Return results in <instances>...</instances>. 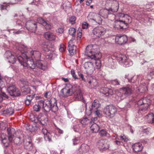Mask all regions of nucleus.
I'll return each instance as SVG.
<instances>
[{
	"mask_svg": "<svg viewBox=\"0 0 154 154\" xmlns=\"http://www.w3.org/2000/svg\"><path fill=\"white\" fill-rule=\"evenodd\" d=\"M41 53L38 51H28L22 54V56L18 57V60L25 69H34L36 66L43 70L47 69V64L43 61L39 60Z\"/></svg>",
	"mask_w": 154,
	"mask_h": 154,
	"instance_id": "f257e3e1",
	"label": "nucleus"
},
{
	"mask_svg": "<svg viewBox=\"0 0 154 154\" xmlns=\"http://www.w3.org/2000/svg\"><path fill=\"white\" fill-rule=\"evenodd\" d=\"M97 46L96 45H89L86 48L85 54L91 60H97L95 64L97 69H100L101 66V61L98 59L102 57Z\"/></svg>",
	"mask_w": 154,
	"mask_h": 154,
	"instance_id": "f03ea898",
	"label": "nucleus"
},
{
	"mask_svg": "<svg viewBox=\"0 0 154 154\" xmlns=\"http://www.w3.org/2000/svg\"><path fill=\"white\" fill-rule=\"evenodd\" d=\"M115 19L113 26L115 30L122 29L124 25L127 26L132 21L130 16L121 13L117 14L115 16Z\"/></svg>",
	"mask_w": 154,
	"mask_h": 154,
	"instance_id": "7ed1b4c3",
	"label": "nucleus"
},
{
	"mask_svg": "<svg viewBox=\"0 0 154 154\" xmlns=\"http://www.w3.org/2000/svg\"><path fill=\"white\" fill-rule=\"evenodd\" d=\"M26 22L25 26L26 29L29 31L32 32H35L37 28V23L33 20H28L26 22V20L21 21L20 20H15L14 24L16 26H18V28H20L21 26L23 28L25 26L24 23Z\"/></svg>",
	"mask_w": 154,
	"mask_h": 154,
	"instance_id": "20e7f679",
	"label": "nucleus"
},
{
	"mask_svg": "<svg viewBox=\"0 0 154 154\" xmlns=\"http://www.w3.org/2000/svg\"><path fill=\"white\" fill-rule=\"evenodd\" d=\"M134 85H128L123 87L120 89V92L119 93L117 96L118 97V100L120 101L123 100L126 97L130 95L135 88Z\"/></svg>",
	"mask_w": 154,
	"mask_h": 154,
	"instance_id": "39448f33",
	"label": "nucleus"
},
{
	"mask_svg": "<svg viewBox=\"0 0 154 154\" xmlns=\"http://www.w3.org/2000/svg\"><path fill=\"white\" fill-rule=\"evenodd\" d=\"M43 103L42 108L44 109L45 111L47 112H49L51 110L55 112L58 109L56 100L55 98H51L50 100L46 101L43 100Z\"/></svg>",
	"mask_w": 154,
	"mask_h": 154,
	"instance_id": "423d86ee",
	"label": "nucleus"
},
{
	"mask_svg": "<svg viewBox=\"0 0 154 154\" xmlns=\"http://www.w3.org/2000/svg\"><path fill=\"white\" fill-rule=\"evenodd\" d=\"M119 4L116 0H106L105 4V6L110 7L109 8L103 9L105 12L108 13L109 14H112V12H116L119 9Z\"/></svg>",
	"mask_w": 154,
	"mask_h": 154,
	"instance_id": "0eeeda50",
	"label": "nucleus"
},
{
	"mask_svg": "<svg viewBox=\"0 0 154 154\" xmlns=\"http://www.w3.org/2000/svg\"><path fill=\"white\" fill-rule=\"evenodd\" d=\"M150 100L146 97L144 98L139 100L137 102V105L139 108V113L141 114H144L146 112V111L150 102Z\"/></svg>",
	"mask_w": 154,
	"mask_h": 154,
	"instance_id": "6e6552de",
	"label": "nucleus"
},
{
	"mask_svg": "<svg viewBox=\"0 0 154 154\" xmlns=\"http://www.w3.org/2000/svg\"><path fill=\"white\" fill-rule=\"evenodd\" d=\"M114 57L120 64L123 63L126 67L131 66L133 64V62L130 59L127 58L125 55L120 53L115 54Z\"/></svg>",
	"mask_w": 154,
	"mask_h": 154,
	"instance_id": "1a4fd4ad",
	"label": "nucleus"
},
{
	"mask_svg": "<svg viewBox=\"0 0 154 154\" xmlns=\"http://www.w3.org/2000/svg\"><path fill=\"white\" fill-rule=\"evenodd\" d=\"M117 112L116 107L112 105H107L104 108L103 113L106 117L111 118L113 117Z\"/></svg>",
	"mask_w": 154,
	"mask_h": 154,
	"instance_id": "9d476101",
	"label": "nucleus"
},
{
	"mask_svg": "<svg viewBox=\"0 0 154 154\" xmlns=\"http://www.w3.org/2000/svg\"><path fill=\"white\" fill-rule=\"evenodd\" d=\"M75 91V87L71 85H68L61 90V93L63 97H68L72 95Z\"/></svg>",
	"mask_w": 154,
	"mask_h": 154,
	"instance_id": "9b49d317",
	"label": "nucleus"
},
{
	"mask_svg": "<svg viewBox=\"0 0 154 154\" xmlns=\"http://www.w3.org/2000/svg\"><path fill=\"white\" fill-rule=\"evenodd\" d=\"M109 146V143L105 139L100 140L97 143V146L100 151H103L108 149Z\"/></svg>",
	"mask_w": 154,
	"mask_h": 154,
	"instance_id": "f8f14e48",
	"label": "nucleus"
},
{
	"mask_svg": "<svg viewBox=\"0 0 154 154\" xmlns=\"http://www.w3.org/2000/svg\"><path fill=\"white\" fill-rule=\"evenodd\" d=\"M83 66L88 74H92L95 69L93 63L91 62H87L85 63Z\"/></svg>",
	"mask_w": 154,
	"mask_h": 154,
	"instance_id": "ddd939ff",
	"label": "nucleus"
},
{
	"mask_svg": "<svg viewBox=\"0 0 154 154\" xmlns=\"http://www.w3.org/2000/svg\"><path fill=\"white\" fill-rule=\"evenodd\" d=\"M7 90L11 96L17 97L19 96L20 95V92L14 85L8 87Z\"/></svg>",
	"mask_w": 154,
	"mask_h": 154,
	"instance_id": "4468645a",
	"label": "nucleus"
},
{
	"mask_svg": "<svg viewBox=\"0 0 154 154\" xmlns=\"http://www.w3.org/2000/svg\"><path fill=\"white\" fill-rule=\"evenodd\" d=\"M14 56H16L15 54H12L11 51H6L4 55L5 57L7 59L8 62L12 64H14L16 62V59ZM16 57L17 58V57Z\"/></svg>",
	"mask_w": 154,
	"mask_h": 154,
	"instance_id": "2eb2a0df",
	"label": "nucleus"
},
{
	"mask_svg": "<svg viewBox=\"0 0 154 154\" xmlns=\"http://www.w3.org/2000/svg\"><path fill=\"white\" fill-rule=\"evenodd\" d=\"M73 124L72 128L75 132L79 133L82 132V128L81 127V124L80 123L79 120L75 119Z\"/></svg>",
	"mask_w": 154,
	"mask_h": 154,
	"instance_id": "dca6fc26",
	"label": "nucleus"
},
{
	"mask_svg": "<svg viewBox=\"0 0 154 154\" xmlns=\"http://www.w3.org/2000/svg\"><path fill=\"white\" fill-rule=\"evenodd\" d=\"M128 41V37L126 35H117L115 38L116 43L120 45H122L126 43Z\"/></svg>",
	"mask_w": 154,
	"mask_h": 154,
	"instance_id": "f3484780",
	"label": "nucleus"
},
{
	"mask_svg": "<svg viewBox=\"0 0 154 154\" xmlns=\"http://www.w3.org/2000/svg\"><path fill=\"white\" fill-rule=\"evenodd\" d=\"M106 32V29L104 28L101 27H98L94 29L92 33L93 34L96 36L100 37L103 35Z\"/></svg>",
	"mask_w": 154,
	"mask_h": 154,
	"instance_id": "a211bd4d",
	"label": "nucleus"
},
{
	"mask_svg": "<svg viewBox=\"0 0 154 154\" xmlns=\"http://www.w3.org/2000/svg\"><path fill=\"white\" fill-rule=\"evenodd\" d=\"M128 140V138L124 135L122 134L120 136L116 135L114 142L116 145H121V143H122L123 141L127 142Z\"/></svg>",
	"mask_w": 154,
	"mask_h": 154,
	"instance_id": "6ab92c4d",
	"label": "nucleus"
},
{
	"mask_svg": "<svg viewBox=\"0 0 154 154\" xmlns=\"http://www.w3.org/2000/svg\"><path fill=\"white\" fill-rule=\"evenodd\" d=\"M89 147L86 144H82L79 149L77 150L74 154H85L89 150Z\"/></svg>",
	"mask_w": 154,
	"mask_h": 154,
	"instance_id": "aec40b11",
	"label": "nucleus"
},
{
	"mask_svg": "<svg viewBox=\"0 0 154 154\" xmlns=\"http://www.w3.org/2000/svg\"><path fill=\"white\" fill-rule=\"evenodd\" d=\"M27 47L25 45L22 44L19 45L18 48V51L17 52V53L15 54V55L17 57V59H18V57L22 56V54L27 52L25 51L27 50Z\"/></svg>",
	"mask_w": 154,
	"mask_h": 154,
	"instance_id": "412c9836",
	"label": "nucleus"
},
{
	"mask_svg": "<svg viewBox=\"0 0 154 154\" xmlns=\"http://www.w3.org/2000/svg\"><path fill=\"white\" fill-rule=\"evenodd\" d=\"M105 10L102 9L100 10L99 14H96V15L95 16L93 23H95L99 25L101 24L102 21V19L101 17V16H103V13L105 12Z\"/></svg>",
	"mask_w": 154,
	"mask_h": 154,
	"instance_id": "4be33fe9",
	"label": "nucleus"
},
{
	"mask_svg": "<svg viewBox=\"0 0 154 154\" xmlns=\"http://www.w3.org/2000/svg\"><path fill=\"white\" fill-rule=\"evenodd\" d=\"M74 93V97L77 100H83V98L82 94L80 89L75 88V91Z\"/></svg>",
	"mask_w": 154,
	"mask_h": 154,
	"instance_id": "5701e85b",
	"label": "nucleus"
},
{
	"mask_svg": "<svg viewBox=\"0 0 154 154\" xmlns=\"http://www.w3.org/2000/svg\"><path fill=\"white\" fill-rule=\"evenodd\" d=\"M42 133L44 134V138L45 140L49 142L51 141V135L46 128H43L42 131Z\"/></svg>",
	"mask_w": 154,
	"mask_h": 154,
	"instance_id": "b1692460",
	"label": "nucleus"
},
{
	"mask_svg": "<svg viewBox=\"0 0 154 154\" xmlns=\"http://www.w3.org/2000/svg\"><path fill=\"white\" fill-rule=\"evenodd\" d=\"M44 36L46 39L50 41H53L55 39V36L54 34L50 32H45Z\"/></svg>",
	"mask_w": 154,
	"mask_h": 154,
	"instance_id": "393cba45",
	"label": "nucleus"
},
{
	"mask_svg": "<svg viewBox=\"0 0 154 154\" xmlns=\"http://www.w3.org/2000/svg\"><path fill=\"white\" fill-rule=\"evenodd\" d=\"M88 87L90 88H94L97 85V81L96 79L91 77L88 81Z\"/></svg>",
	"mask_w": 154,
	"mask_h": 154,
	"instance_id": "a878e982",
	"label": "nucleus"
},
{
	"mask_svg": "<svg viewBox=\"0 0 154 154\" xmlns=\"http://www.w3.org/2000/svg\"><path fill=\"white\" fill-rule=\"evenodd\" d=\"M7 131L8 134V139L10 142H12L14 137L13 134L14 133L15 130L13 128H8L7 129Z\"/></svg>",
	"mask_w": 154,
	"mask_h": 154,
	"instance_id": "bb28decb",
	"label": "nucleus"
},
{
	"mask_svg": "<svg viewBox=\"0 0 154 154\" xmlns=\"http://www.w3.org/2000/svg\"><path fill=\"white\" fill-rule=\"evenodd\" d=\"M133 150L135 152H137L141 151L143 148V146L140 143L134 144L132 146Z\"/></svg>",
	"mask_w": 154,
	"mask_h": 154,
	"instance_id": "cd10ccee",
	"label": "nucleus"
},
{
	"mask_svg": "<svg viewBox=\"0 0 154 154\" xmlns=\"http://www.w3.org/2000/svg\"><path fill=\"white\" fill-rule=\"evenodd\" d=\"M43 105V100H40L38 101V104L35 105L33 107V109L34 111L36 112H39L41 109L42 108Z\"/></svg>",
	"mask_w": 154,
	"mask_h": 154,
	"instance_id": "c85d7f7f",
	"label": "nucleus"
},
{
	"mask_svg": "<svg viewBox=\"0 0 154 154\" xmlns=\"http://www.w3.org/2000/svg\"><path fill=\"white\" fill-rule=\"evenodd\" d=\"M80 121V123L82 125L83 127H86L89 124H91L90 119H89L86 117H84Z\"/></svg>",
	"mask_w": 154,
	"mask_h": 154,
	"instance_id": "c756f323",
	"label": "nucleus"
},
{
	"mask_svg": "<svg viewBox=\"0 0 154 154\" xmlns=\"http://www.w3.org/2000/svg\"><path fill=\"white\" fill-rule=\"evenodd\" d=\"M91 124V125L90 127L91 131L93 132H97L100 128V126L98 124L96 123H92Z\"/></svg>",
	"mask_w": 154,
	"mask_h": 154,
	"instance_id": "7c9ffc66",
	"label": "nucleus"
},
{
	"mask_svg": "<svg viewBox=\"0 0 154 154\" xmlns=\"http://www.w3.org/2000/svg\"><path fill=\"white\" fill-rule=\"evenodd\" d=\"M100 106V104L99 101L97 100H94L92 104L91 109L92 111L95 110L99 108Z\"/></svg>",
	"mask_w": 154,
	"mask_h": 154,
	"instance_id": "2f4dec72",
	"label": "nucleus"
},
{
	"mask_svg": "<svg viewBox=\"0 0 154 154\" xmlns=\"http://www.w3.org/2000/svg\"><path fill=\"white\" fill-rule=\"evenodd\" d=\"M145 119L149 123H153L154 121V114L152 113L148 114L145 117Z\"/></svg>",
	"mask_w": 154,
	"mask_h": 154,
	"instance_id": "473e14b6",
	"label": "nucleus"
},
{
	"mask_svg": "<svg viewBox=\"0 0 154 154\" xmlns=\"http://www.w3.org/2000/svg\"><path fill=\"white\" fill-rule=\"evenodd\" d=\"M1 138L4 146L5 147H8L9 145V143H8L6 142L7 136L6 134L2 133L1 134Z\"/></svg>",
	"mask_w": 154,
	"mask_h": 154,
	"instance_id": "72a5a7b5",
	"label": "nucleus"
},
{
	"mask_svg": "<svg viewBox=\"0 0 154 154\" xmlns=\"http://www.w3.org/2000/svg\"><path fill=\"white\" fill-rule=\"evenodd\" d=\"M41 116H37V115H33L30 118V120L33 122L35 123L38 122L40 120Z\"/></svg>",
	"mask_w": 154,
	"mask_h": 154,
	"instance_id": "f704fd0d",
	"label": "nucleus"
},
{
	"mask_svg": "<svg viewBox=\"0 0 154 154\" xmlns=\"http://www.w3.org/2000/svg\"><path fill=\"white\" fill-rule=\"evenodd\" d=\"M24 147L26 149L31 150L33 148L32 143L30 141L26 142L24 143Z\"/></svg>",
	"mask_w": 154,
	"mask_h": 154,
	"instance_id": "c9c22d12",
	"label": "nucleus"
},
{
	"mask_svg": "<svg viewBox=\"0 0 154 154\" xmlns=\"http://www.w3.org/2000/svg\"><path fill=\"white\" fill-rule=\"evenodd\" d=\"M34 97V95H31L27 96L26 97V99L25 100V104L26 105H29L30 104L31 100Z\"/></svg>",
	"mask_w": 154,
	"mask_h": 154,
	"instance_id": "e433bc0d",
	"label": "nucleus"
},
{
	"mask_svg": "<svg viewBox=\"0 0 154 154\" xmlns=\"http://www.w3.org/2000/svg\"><path fill=\"white\" fill-rule=\"evenodd\" d=\"M68 51L70 54L72 55L76 53V47L75 46H72L68 47Z\"/></svg>",
	"mask_w": 154,
	"mask_h": 154,
	"instance_id": "4c0bfd02",
	"label": "nucleus"
},
{
	"mask_svg": "<svg viewBox=\"0 0 154 154\" xmlns=\"http://www.w3.org/2000/svg\"><path fill=\"white\" fill-rule=\"evenodd\" d=\"M103 90H106V92L103 93L106 96H109L110 95H111L114 94L113 91L111 89H109L108 88H104Z\"/></svg>",
	"mask_w": 154,
	"mask_h": 154,
	"instance_id": "58836bf2",
	"label": "nucleus"
},
{
	"mask_svg": "<svg viewBox=\"0 0 154 154\" xmlns=\"http://www.w3.org/2000/svg\"><path fill=\"white\" fill-rule=\"evenodd\" d=\"M3 113L9 116L11 115L14 113V109L12 108H10L4 110L3 111Z\"/></svg>",
	"mask_w": 154,
	"mask_h": 154,
	"instance_id": "ea45409f",
	"label": "nucleus"
},
{
	"mask_svg": "<svg viewBox=\"0 0 154 154\" xmlns=\"http://www.w3.org/2000/svg\"><path fill=\"white\" fill-rule=\"evenodd\" d=\"M96 15V13L94 12L90 13L87 17L88 19L90 21H93V22L94 20V19H95Z\"/></svg>",
	"mask_w": 154,
	"mask_h": 154,
	"instance_id": "a19ab883",
	"label": "nucleus"
},
{
	"mask_svg": "<svg viewBox=\"0 0 154 154\" xmlns=\"http://www.w3.org/2000/svg\"><path fill=\"white\" fill-rule=\"evenodd\" d=\"M40 20H42L43 22L42 23V22H40V23H41L43 26H45V28L47 30H49L51 29L52 26L50 24L46 22L43 21L41 19H40Z\"/></svg>",
	"mask_w": 154,
	"mask_h": 154,
	"instance_id": "79ce46f5",
	"label": "nucleus"
},
{
	"mask_svg": "<svg viewBox=\"0 0 154 154\" xmlns=\"http://www.w3.org/2000/svg\"><path fill=\"white\" fill-rule=\"evenodd\" d=\"M62 6L63 9L66 10V9L70 8L71 7L70 2L68 1L65 2L63 4Z\"/></svg>",
	"mask_w": 154,
	"mask_h": 154,
	"instance_id": "37998d69",
	"label": "nucleus"
},
{
	"mask_svg": "<svg viewBox=\"0 0 154 154\" xmlns=\"http://www.w3.org/2000/svg\"><path fill=\"white\" fill-rule=\"evenodd\" d=\"M48 121V119L46 117H44L43 116L42 117L41 116V118L39 122L43 125H45L46 124Z\"/></svg>",
	"mask_w": 154,
	"mask_h": 154,
	"instance_id": "c03bdc74",
	"label": "nucleus"
},
{
	"mask_svg": "<svg viewBox=\"0 0 154 154\" xmlns=\"http://www.w3.org/2000/svg\"><path fill=\"white\" fill-rule=\"evenodd\" d=\"M47 54L51 59L53 58L56 56V51H51L49 53H47Z\"/></svg>",
	"mask_w": 154,
	"mask_h": 154,
	"instance_id": "a18cd8bd",
	"label": "nucleus"
},
{
	"mask_svg": "<svg viewBox=\"0 0 154 154\" xmlns=\"http://www.w3.org/2000/svg\"><path fill=\"white\" fill-rule=\"evenodd\" d=\"M153 76H154V69H151L149 74L147 75V79L150 80L152 79Z\"/></svg>",
	"mask_w": 154,
	"mask_h": 154,
	"instance_id": "49530a36",
	"label": "nucleus"
},
{
	"mask_svg": "<svg viewBox=\"0 0 154 154\" xmlns=\"http://www.w3.org/2000/svg\"><path fill=\"white\" fill-rule=\"evenodd\" d=\"M78 75L79 77V78H78V79H81L82 81L86 82H87L85 78H84V75L81 72L78 71Z\"/></svg>",
	"mask_w": 154,
	"mask_h": 154,
	"instance_id": "de8ad7c7",
	"label": "nucleus"
},
{
	"mask_svg": "<svg viewBox=\"0 0 154 154\" xmlns=\"http://www.w3.org/2000/svg\"><path fill=\"white\" fill-rule=\"evenodd\" d=\"M138 90L139 92L143 93L144 91H147V88L146 86L140 85L139 88Z\"/></svg>",
	"mask_w": 154,
	"mask_h": 154,
	"instance_id": "09e8293b",
	"label": "nucleus"
},
{
	"mask_svg": "<svg viewBox=\"0 0 154 154\" xmlns=\"http://www.w3.org/2000/svg\"><path fill=\"white\" fill-rule=\"evenodd\" d=\"M55 135L56 136L58 137L60 134L63 133V130L60 129L59 128H57L55 129Z\"/></svg>",
	"mask_w": 154,
	"mask_h": 154,
	"instance_id": "8fccbe9b",
	"label": "nucleus"
},
{
	"mask_svg": "<svg viewBox=\"0 0 154 154\" xmlns=\"http://www.w3.org/2000/svg\"><path fill=\"white\" fill-rule=\"evenodd\" d=\"M76 30L73 27L70 28L69 30V32L70 35L72 36H74L75 34Z\"/></svg>",
	"mask_w": 154,
	"mask_h": 154,
	"instance_id": "3c124183",
	"label": "nucleus"
},
{
	"mask_svg": "<svg viewBox=\"0 0 154 154\" xmlns=\"http://www.w3.org/2000/svg\"><path fill=\"white\" fill-rule=\"evenodd\" d=\"M59 50L61 52H63L65 51L66 50V47L63 44H61L60 45Z\"/></svg>",
	"mask_w": 154,
	"mask_h": 154,
	"instance_id": "603ef678",
	"label": "nucleus"
},
{
	"mask_svg": "<svg viewBox=\"0 0 154 154\" xmlns=\"http://www.w3.org/2000/svg\"><path fill=\"white\" fill-rule=\"evenodd\" d=\"M76 20V17L74 16H72L69 19V21L70 23L72 24H73L75 23Z\"/></svg>",
	"mask_w": 154,
	"mask_h": 154,
	"instance_id": "864d4df0",
	"label": "nucleus"
},
{
	"mask_svg": "<svg viewBox=\"0 0 154 154\" xmlns=\"http://www.w3.org/2000/svg\"><path fill=\"white\" fill-rule=\"evenodd\" d=\"M73 144L75 145L79 143V138L78 137H75L72 140Z\"/></svg>",
	"mask_w": 154,
	"mask_h": 154,
	"instance_id": "5fc2aeb1",
	"label": "nucleus"
},
{
	"mask_svg": "<svg viewBox=\"0 0 154 154\" xmlns=\"http://www.w3.org/2000/svg\"><path fill=\"white\" fill-rule=\"evenodd\" d=\"M107 134V132L104 129L101 130L99 133L100 135L102 137L106 136Z\"/></svg>",
	"mask_w": 154,
	"mask_h": 154,
	"instance_id": "6e6d98bb",
	"label": "nucleus"
},
{
	"mask_svg": "<svg viewBox=\"0 0 154 154\" xmlns=\"http://www.w3.org/2000/svg\"><path fill=\"white\" fill-rule=\"evenodd\" d=\"M9 4L5 3H3L1 6V10L4 9H6L8 6H9Z\"/></svg>",
	"mask_w": 154,
	"mask_h": 154,
	"instance_id": "4d7b16f0",
	"label": "nucleus"
},
{
	"mask_svg": "<svg viewBox=\"0 0 154 154\" xmlns=\"http://www.w3.org/2000/svg\"><path fill=\"white\" fill-rule=\"evenodd\" d=\"M71 74L72 75V77L75 79H78L79 78L76 76V75L75 72V71L72 69L71 70Z\"/></svg>",
	"mask_w": 154,
	"mask_h": 154,
	"instance_id": "13d9d810",
	"label": "nucleus"
},
{
	"mask_svg": "<svg viewBox=\"0 0 154 154\" xmlns=\"http://www.w3.org/2000/svg\"><path fill=\"white\" fill-rule=\"evenodd\" d=\"M88 24L87 22H84L82 23V28L86 29L88 28Z\"/></svg>",
	"mask_w": 154,
	"mask_h": 154,
	"instance_id": "bf43d9fd",
	"label": "nucleus"
},
{
	"mask_svg": "<svg viewBox=\"0 0 154 154\" xmlns=\"http://www.w3.org/2000/svg\"><path fill=\"white\" fill-rule=\"evenodd\" d=\"M92 110L91 108H90L89 109H87L86 108L85 113L87 116H89L92 113Z\"/></svg>",
	"mask_w": 154,
	"mask_h": 154,
	"instance_id": "052dcab7",
	"label": "nucleus"
},
{
	"mask_svg": "<svg viewBox=\"0 0 154 154\" xmlns=\"http://www.w3.org/2000/svg\"><path fill=\"white\" fill-rule=\"evenodd\" d=\"M51 96V92L50 91L46 92L44 95V96L46 98H49Z\"/></svg>",
	"mask_w": 154,
	"mask_h": 154,
	"instance_id": "680f3d73",
	"label": "nucleus"
},
{
	"mask_svg": "<svg viewBox=\"0 0 154 154\" xmlns=\"http://www.w3.org/2000/svg\"><path fill=\"white\" fill-rule=\"evenodd\" d=\"M20 137H16L14 140V142L15 143L18 144H20L21 142H20Z\"/></svg>",
	"mask_w": 154,
	"mask_h": 154,
	"instance_id": "e2e57ef3",
	"label": "nucleus"
},
{
	"mask_svg": "<svg viewBox=\"0 0 154 154\" xmlns=\"http://www.w3.org/2000/svg\"><path fill=\"white\" fill-rule=\"evenodd\" d=\"M75 41V40L73 38H72L68 42V47L73 46L74 45L73 44V43Z\"/></svg>",
	"mask_w": 154,
	"mask_h": 154,
	"instance_id": "0e129e2a",
	"label": "nucleus"
},
{
	"mask_svg": "<svg viewBox=\"0 0 154 154\" xmlns=\"http://www.w3.org/2000/svg\"><path fill=\"white\" fill-rule=\"evenodd\" d=\"M40 3L39 0H33V2L31 4L38 6L40 4Z\"/></svg>",
	"mask_w": 154,
	"mask_h": 154,
	"instance_id": "69168bd1",
	"label": "nucleus"
},
{
	"mask_svg": "<svg viewBox=\"0 0 154 154\" xmlns=\"http://www.w3.org/2000/svg\"><path fill=\"white\" fill-rule=\"evenodd\" d=\"M43 49L46 52H49L50 51L48 46L45 45L43 47Z\"/></svg>",
	"mask_w": 154,
	"mask_h": 154,
	"instance_id": "338daca9",
	"label": "nucleus"
},
{
	"mask_svg": "<svg viewBox=\"0 0 154 154\" xmlns=\"http://www.w3.org/2000/svg\"><path fill=\"white\" fill-rule=\"evenodd\" d=\"M82 30L81 28H79L78 29V33L77 37L79 38H80L82 36Z\"/></svg>",
	"mask_w": 154,
	"mask_h": 154,
	"instance_id": "774afa93",
	"label": "nucleus"
}]
</instances>
